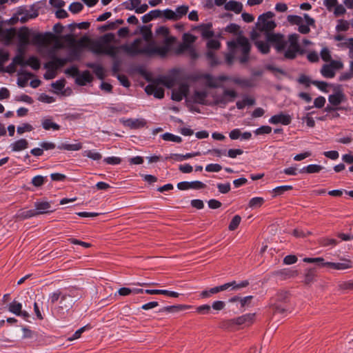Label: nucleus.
Instances as JSON below:
<instances>
[{"mask_svg":"<svg viewBox=\"0 0 353 353\" xmlns=\"http://www.w3.org/2000/svg\"><path fill=\"white\" fill-rule=\"evenodd\" d=\"M38 12L36 10L30 12L24 8L19 9V10L17 12L18 19L19 20L20 22L23 23H26L30 19L36 18L38 16Z\"/></svg>","mask_w":353,"mask_h":353,"instance_id":"nucleus-17","label":"nucleus"},{"mask_svg":"<svg viewBox=\"0 0 353 353\" xmlns=\"http://www.w3.org/2000/svg\"><path fill=\"white\" fill-rule=\"evenodd\" d=\"M34 216H37L34 209L28 210H20L17 213V217L21 219H27Z\"/></svg>","mask_w":353,"mask_h":353,"instance_id":"nucleus-34","label":"nucleus"},{"mask_svg":"<svg viewBox=\"0 0 353 353\" xmlns=\"http://www.w3.org/2000/svg\"><path fill=\"white\" fill-rule=\"evenodd\" d=\"M189 10V6L187 5H182L178 6L175 10L171 9H165L163 11V16L166 19L172 21H178L183 17L185 16Z\"/></svg>","mask_w":353,"mask_h":353,"instance_id":"nucleus-9","label":"nucleus"},{"mask_svg":"<svg viewBox=\"0 0 353 353\" xmlns=\"http://www.w3.org/2000/svg\"><path fill=\"white\" fill-rule=\"evenodd\" d=\"M41 126L42 128L46 130H59L61 128V126L54 123L52 121V119L50 117H44L41 119Z\"/></svg>","mask_w":353,"mask_h":353,"instance_id":"nucleus-26","label":"nucleus"},{"mask_svg":"<svg viewBox=\"0 0 353 353\" xmlns=\"http://www.w3.org/2000/svg\"><path fill=\"white\" fill-rule=\"evenodd\" d=\"M114 40L115 35L113 33L105 34L97 40H92L90 51L96 54H105L115 57L121 50L119 46L117 47L110 44Z\"/></svg>","mask_w":353,"mask_h":353,"instance_id":"nucleus-4","label":"nucleus"},{"mask_svg":"<svg viewBox=\"0 0 353 353\" xmlns=\"http://www.w3.org/2000/svg\"><path fill=\"white\" fill-rule=\"evenodd\" d=\"M120 121L125 127L130 129H139L143 128L146 121L144 119H121Z\"/></svg>","mask_w":353,"mask_h":353,"instance_id":"nucleus-15","label":"nucleus"},{"mask_svg":"<svg viewBox=\"0 0 353 353\" xmlns=\"http://www.w3.org/2000/svg\"><path fill=\"white\" fill-rule=\"evenodd\" d=\"M205 187V185L199 181H182L177 184V188L181 190H186L189 189L199 190Z\"/></svg>","mask_w":353,"mask_h":353,"instance_id":"nucleus-20","label":"nucleus"},{"mask_svg":"<svg viewBox=\"0 0 353 353\" xmlns=\"http://www.w3.org/2000/svg\"><path fill=\"white\" fill-rule=\"evenodd\" d=\"M19 43V48L23 49L30 43V31L28 28L24 27L20 29L17 33Z\"/></svg>","mask_w":353,"mask_h":353,"instance_id":"nucleus-18","label":"nucleus"},{"mask_svg":"<svg viewBox=\"0 0 353 353\" xmlns=\"http://www.w3.org/2000/svg\"><path fill=\"white\" fill-rule=\"evenodd\" d=\"M8 310L12 314L21 316L26 321H29L30 314L26 311H22V304L14 300L8 305Z\"/></svg>","mask_w":353,"mask_h":353,"instance_id":"nucleus-12","label":"nucleus"},{"mask_svg":"<svg viewBox=\"0 0 353 353\" xmlns=\"http://www.w3.org/2000/svg\"><path fill=\"white\" fill-rule=\"evenodd\" d=\"M237 97L234 90L224 89L222 94H214L212 97L216 105L225 108L228 103L232 102Z\"/></svg>","mask_w":353,"mask_h":353,"instance_id":"nucleus-7","label":"nucleus"},{"mask_svg":"<svg viewBox=\"0 0 353 353\" xmlns=\"http://www.w3.org/2000/svg\"><path fill=\"white\" fill-rule=\"evenodd\" d=\"M292 121V118L289 114L281 112L271 117L269 119V123L271 124L281 123L284 125H289Z\"/></svg>","mask_w":353,"mask_h":353,"instance_id":"nucleus-19","label":"nucleus"},{"mask_svg":"<svg viewBox=\"0 0 353 353\" xmlns=\"http://www.w3.org/2000/svg\"><path fill=\"white\" fill-rule=\"evenodd\" d=\"M217 188L221 193L226 194L230 190V183H218Z\"/></svg>","mask_w":353,"mask_h":353,"instance_id":"nucleus-63","label":"nucleus"},{"mask_svg":"<svg viewBox=\"0 0 353 353\" xmlns=\"http://www.w3.org/2000/svg\"><path fill=\"white\" fill-rule=\"evenodd\" d=\"M160 84L167 87L168 88H172L174 85V81L171 78L164 77L157 80Z\"/></svg>","mask_w":353,"mask_h":353,"instance_id":"nucleus-55","label":"nucleus"},{"mask_svg":"<svg viewBox=\"0 0 353 353\" xmlns=\"http://www.w3.org/2000/svg\"><path fill=\"white\" fill-rule=\"evenodd\" d=\"M141 3V0H128L123 3V6L128 10H135Z\"/></svg>","mask_w":353,"mask_h":353,"instance_id":"nucleus-35","label":"nucleus"},{"mask_svg":"<svg viewBox=\"0 0 353 353\" xmlns=\"http://www.w3.org/2000/svg\"><path fill=\"white\" fill-rule=\"evenodd\" d=\"M254 317V314H246L232 320L236 325H243L251 323Z\"/></svg>","mask_w":353,"mask_h":353,"instance_id":"nucleus-30","label":"nucleus"},{"mask_svg":"<svg viewBox=\"0 0 353 353\" xmlns=\"http://www.w3.org/2000/svg\"><path fill=\"white\" fill-rule=\"evenodd\" d=\"M315 276V272L313 270H307L305 274L304 283L305 284H310L312 283Z\"/></svg>","mask_w":353,"mask_h":353,"instance_id":"nucleus-53","label":"nucleus"},{"mask_svg":"<svg viewBox=\"0 0 353 353\" xmlns=\"http://www.w3.org/2000/svg\"><path fill=\"white\" fill-rule=\"evenodd\" d=\"M26 65H29L34 70H38L40 68L41 63L37 57L32 56L26 61Z\"/></svg>","mask_w":353,"mask_h":353,"instance_id":"nucleus-38","label":"nucleus"},{"mask_svg":"<svg viewBox=\"0 0 353 353\" xmlns=\"http://www.w3.org/2000/svg\"><path fill=\"white\" fill-rule=\"evenodd\" d=\"M313 85L316 86L320 90L324 92H327V88L328 86L327 83L320 81H313L311 82Z\"/></svg>","mask_w":353,"mask_h":353,"instance_id":"nucleus-61","label":"nucleus"},{"mask_svg":"<svg viewBox=\"0 0 353 353\" xmlns=\"http://www.w3.org/2000/svg\"><path fill=\"white\" fill-rule=\"evenodd\" d=\"M65 80L61 79L56 81L55 82L52 83V87L55 90V92H59L62 90L65 86Z\"/></svg>","mask_w":353,"mask_h":353,"instance_id":"nucleus-62","label":"nucleus"},{"mask_svg":"<svg viewBox=\"0 0 353 353\" xmlns=\"http://www.w3.org/2000/svg\"><path fill=\"white\" fill-rule=\"evenodd\" d=\"M227 45L229 50L236 54L241 63L248 61L251 46L246 37L238 35L234 39L228 41Z\"/></svg>","mask_w":353,"mask_h":353,"instance_id":"nucleus-5","label":"nucleus"},{"mask_svg":"<svg viewBox=\"0 0 353 353\" xmlns=\"http://www.w3.org/2000/svg\"><path fill=\"white\" fill-rule=\"evenodd\" d=\"M152 33L145 34L142 37L136 39L131 43L121 45L119 48L126 54L134 57L143 54L148 57L159 55L165 57L169 52L172 47L174 38H168L163 42V46H158L151 40Z\"/></svg>","mask_w":353,"mask_h":353,"instance_id":"nucleus-2","label":"nucleus"},{"mask_svg":"<svg viewBox=\"0 0 353 353\" xmlns=\"http://www.w3.org/2000/svg\"><path fill=\"white\" fill-rule=\"evenodd\" d=\"M83 156L94 161H99L102 158V155L94 150H85L83 152Z\"/></svg>","mask_w":353,"mask_h":353,"instance_id":"nucleus-37","label":"nucleus"},{"mask_svg":"<svg viewBox=\"0 0 353 353\" xmlns=\"http://www.w3.org/2000/svg\"><path fill=\"white\" fill-rule=\"evenodd\" d=\"M157 33L158 34H160V35H162L163 37H164V39L163 41V43L164 42V41L168 39V38H174V41L172 42V46L173 45V43L176 41V38L174 37H172V36H170L169 35V29L165 26H161L159 27L157 30Z\"/></svg>","mask_w":353,"mask_h":353,"instance_id":"nucleus-43","label":"nucleus"},{"mask_svg":"<svg viewBox=\"0 0 353 353\" xmlns=\"http://www.w3.org/2000/svg\"><path fill=\"white\" fill-rule=\"evenodd\" d=\"M293 189L292 185H281L278 186L273 189L272 192L274 193L273 196H280L284 194L285 192L291 190Z\"/></svg>","mask_w":353,"mask_h":353,"instance_id":"nucleus-40","label":"nucleus"},{"mask_svg":"<svg viewBox=\"0 0 353 353\" xmlns=\"http://www.w3.org/2000/svg\"><path fill=\"white\" fill-rule=\"evenodd\" d=\"M145 91L148 95H153L157 99H162L164 97V89L157 80L146 85Z\"/></svg>","mask_w":353,"mask_h":353,"instance_id":"nucleus-10","label":"nucleus"},{"mask_svg":"<svg viewBox=\"0 0 353 353\" xmlns=\"http://www.w3.org/2000/svg\"><path fill=\"white\" fill-rule=\"evenodd\" d=\"M16 34L17 31L14 28L9 29H0V39L6 45L10 44Z\"/></svg>","mask_w":353,"mask_h":353,"instance_id":"nucleus-16","label":"nucleus"},{"mask_svg":"<svg viewBox=\"0 0 353 353\" xmlns=\"http://www.w3.org/2000/svg\"><path fill=\"white\" fill-rule=\"evenodd\" d=\"M225 10L233 11L236 14H239L242 11L243 5L241 3L236 1H230L225 4Z\"/></svg>","mask_w":353,"mask_h":353,"instance_id":"nucleus-28","label":"nucleus"},{"mask_svg":"<svg viewBox=\"0 0 353 353\" xmlns=\"http://www.w3.org/2000/svg\"><path fill=\"white\" fill-rule=\"evenodd\" d=\"M67 62L66 59L55 58L52 61L46 64V67L54 68L57 70L58 68L63 66Z\"/></svg>","mask_w":353,"mask_h":353,"instance_id":"nucleus-32","label":"nucleus"},{"mask_svg":"<svg viewBox=\"0 0 353 353\" xmlns=\"http://www.w3.org/2000/svg\"><path fill=\"white\" fill-rule=\"evenodd\" d=\"M196 37L190 33H184L183 35V42L188 46H192L196 41Z\"/></svg>","mask_w":353,"mask_h":353,"instance_id":"nucleus-50","label":"nucleus"},{"mask_svg":"<svg viewBox=\"0 0 353 353\" xmlns=\"http://www.w3.org/2000/svg\"><path fill=\"white\" fill-rule=\"evenodd\" d=\"M46 181V177L37 175L32 178V183L35 187H40Z\"/></svg>","mask_w":353,"mask_h":353,"instance_id":"nucleus-59","label":"nucleus"},{"mask_svg":"<svg viewBox=\"0 0 353 353\" xmlns=\"http://www.w3.org/2000/svg\"><path fill=\"white\" fill-rule=\"evenodd\" d=\"M83 8V6L81 3L74 2L70 5L69 10L74 14H77V13L79 12L80 11H81Z\"/></svg>","mask_w":353,"mask_h":353,"instance_id":"nucleus-54","label":"nucleus"},{"mask_svg":"<svg viewBox=\"0 0 353 353\" xmlns=\"http://www.w3.org/2000/svg\"><path fill=\"white\" fill-rule=\"evenodd\" d=\"M288 20L290 22H293L297 25H299V31L302 34H307L310 29L309 28V26L306 24H301L303 22L302 17L299 16H288Z\"/></svg>","mask_w":353,"mask_h":353,"instance_id":"nucleus-24","label":"nucleus"},{"mask_svg":"<svg viewBox=\"0 0 353 353\" xmlns=\"http://www.w3.org/2000/svg\"><path fill=\"white\" fill-rule=\"evenodd\" d=\"M241 221V216L239 215H235L233 217V219H232V221H230L229 226H228V229L230 231H233V230H236L238 228V226L239 225Z\"/></svg>","mask_w":353,"mask_h":353,"instance_id":"nucleus-47","label":"nucleus"},{"mask_svg":"<svg viewBox=\"0 0 353 353\" xmlns=\"http://www.w3.org/2000/svg\"><path fill=\"white\" fill-rule=\"evenodd\" d=\"M28 147V141L25 139H21L10 144V148L12 152H19Z\"/></svg>","mask_w":353,"mask_h":353,"instance_id":"nucleus-27","label":"nucleus"},{"mask_svg":"<svg viewBox=\"0 0 353 353\" xmlns=\"http://www.w3.org/2000/svg\"><path fill=\"white\" fill-rule=\"evenodd\" d=\"M196 28L201 32L203 38L210 39L214 37V33L212 29V25L211 23L201 24Z\"/></svg>","mask_w":353,"mask_h":353,"instance_id":"nucleus-23","label":"nucleus"},{"mask_svg":"<svg viewBox=\"0 0 353 353\" xmlns=\"http://www.w3.org/2000/svg\"><path fill=\"white\" fill-rule=\"evenodd\" d=\"M74 303V301L72 299V295L70 294L65 293L62 296V299L59 302V309L60 310H69Z\"/></svg>","mask_w":353,"mask_h":353,"instance_id":"nucleus-21","label":"nucleus"},{"mask_svg":"<svg viewBox=\"0 0 353 353\" xmlns=\"http://www.w3.org/2000/svg\"><path fill=\"white\" fill-rule=\"evenodd\" d=\"M258 34L256 32H253L252 34V38L254 40V44L258 48V50L263 54H267L270 51V45L269 41L265 39V41H259L257 39ZM270 43H271L270 42Z\"/></svg>","mask_w":353,"mask_h":353,"instance_id":"nucleus-22","label":"nucleus"},{"mask_svg":"<svg viewBox=\"0 0 353 353\" xmlns=\"http://www.w3.org/2000/svg\"><path fill=\"white\" fill-rule=\"evenodd\" d=\"M274 16L272 12L261 14L256 23L257 29L261 32H264L265 39L274 46L277 52H282L286 59H294L298 54L302 53L299 43V35L290 34L286 39L283 34L270 32L276 27V23L272 19Z\"/></svg>","mask_w":353,"mask_h":353,"instance_id":"nucleus-1","label":"nucleus"},{"mask_svg":"<svg viewBox=\"0 0 353 353\" xmlns=\"http://www.w3.org/2000/svg\"><path fill=\"white\" fill-rule=\"evenodd\" d=\"M161 15H163V11H161L160 10H153L144 14L141 17V19L143 23H147L154 19L160 17Z\"/></svg>","mask_w":353,"mask_h":353,"instance_id":"nucleus-29","label":"nucleus"},{"mask_svg":"<svg viewBox=\"0 0 353 353\" xmlns=\"http://www.w3.org/2000/svg\"><path fill=\"white\" fill-rule=\"evenodd\" d=\"M19 54L15 56L12 60V63L10 65H26V61L23 57V49H19Z\"/></svg>","mask_w":353,"mask_h":353,"instance_id":"nucleus-36","label":"nucleus"},{"mask_svg":"<svg viewBox=\"0 0 353 353\" xmlns=\"http://www.w3.org/2000/svg\"><path fill=\"white\" fill-rule=\"evenodd\" d=\"M34 210L37 216L49 214L54 211L50 202L46 201H37L34 203Z\"/></svg>","mask_w":353,"mask_h":353,"instance_id":"nucleus-13","label":"nucleus"},{"mask_svg":"<svg viewBox=\"0 0 353 353\" xmlns=\"http://www.w3.org/2000/svg\"><path fill=\"white\" fill-rule=\"evenodd\" d=\"M239 26L235 23H230L225 28V31L230 33L236 34L239 32Z\"/></svg>","mask_w":353,"mask_h":353,"instance_id":"nucleus-64","label":"nucleus"},{"mask_svg":"<svg viewBox=\"0 0 353 353\" xmlns=\"http://www.w3.org/2000/svg\"><path fill=\"white\" fill-rule=\"evenodd\" d=\"M343 63L340 60H332L329 63L324 64L321 69V74L323 77L327 79L334 78L336 74V70L343 68Z\"/></svg>","mask_w":353,"mask_h":353,"instance_id":"nucleus-8","label":"nucleus"},{"mask_svg":"<svg viewBox=\"0 0 353 353\" xmlns=\"http://www.w3.org/2000/svg\"><path fill=\"white\" fill-rule=\"evenodd\" d=\"M65 293H62L60 290L54 291L49 294L48 301L52 304L56 303L59 299H62L63 294Z\"/></svg>","mask_w":353,"mask_h":353,"instance_id":"nucleus-46","label":"nucleus"},{"mask_svg":"<svg viewBox=\"0 0 353 353\" xmlns=\"http://www.w3.org/2000/svg\"><path fill=\"white\" fill-rule=\"evenodd\" d=\"M264 203V199L262 197H254L250 200L249 207L252 208H256L261 207Z\"/></svg>","mask_w":353,"mask_h":353,"instance_id":"nucleus-45","label":"nucleus"},{"mask_svg":"<svg viewBox=\"0 0 353 353\" xmlns=\"http://www.w3.org/2000/svg\"><path fill=\"white\" fill-rule=\"evenodd\" d=\"M195 79L203 81L206 86L213 88L222 87L221 83L228 80H231L233 83L243 88H251L254 86V83L252 79H243L239 77H233L230 79L226 75H220L216 77L209 73L198 74L195 77Z\"/></svg>","mask_w":353,"mask_h":353,"instance_id":"nucleus-3","label":"nucleus"},{"mask_svg":"<svg viewBox=\"0 0 353 353\" xmlns=\"http://www.w3.org/2000/svg\"><path fill=\"white\" fill-rule=\"evenodd\" d=\"M188 92L189 85L187 83H181L178 88L172 90V99L176 101H181L187 96Z\"/></svg>","mask_w":353,"mask_h":353,"instance_id":"nucleus-14","label":"nucleus"},{"mask_svg":"<svg viewBox=\"0 0 353 353\" xmlns=\"http://www.w3.org/2000/svg\"><path fill=\"white\" fill-rule=\"evenodd\" d=\"M33 130V127L29 123H23L17 127V133L22 134L26 132H30Z\"/></svg>","mask_w":353,"mask_h":353,"instance_id":"nucleus-56","label":"nucleus"},{"mask_svg":"<svg viewBox=\"0 0 353 353\" xmlns=\"http://www.w3.org/2000/svg\"><path fill=\"white\" fill-rule=\"evenodd\" d=\"M221 47V43L217 39H209L207 42V48L209 50H218Z\"/></svg>","mask_w":353,"mask_h":353,"instance_id":"nucleus-52","label":"nucleus"},{"mask_svg":"<svg viewBox=\"0 0 353 353\" xmlns=\"http://www.w3.org/2000/svg\"><path fill=\"white\" fill-rule=\"evenodd\" d=\"M161 137L164 141H172L175 143H181L182 141V139L181 137L174 135L169 132L163 134L161 135Z\"/></svg>","mask_w":353,"mask_h":353,"instance_id":"nucleus-39","label":"nucleus"},{"mask_svg":"<svg viewBox=\"0 0 353 353\" xmlns=\"http://www.w3.org/2000/svg\"><path fill=\"white\" fill-rule=\"evenodd\" d=\"M63 39L68 48H70L71 54L74 57H79L84 48H88L90 50L92 39L86 36L77 40L73 35L66 34L63 37Z\"/></svg>","mask_w":353,"mask_h":353,"instance_id":"nucleus-6","label":"nucleus"},{"mask_svg":"<svg viewBox=\"0 0 353 353\" xmlns=\"http://www.w3.org/2000/svg\"><path fill=\"white\" fill-rule=\"evenodd\" d=\"M323 168V167L320 165L310 164V165H308L303 168V169L301 170V172H305L309 174L318 173Z\"/></svg>","mask_w":353,"mask_h":353,"instance_id":"nucleus-33","label":"nucleus"},{"mask_svg":"<svg viewBox=\"0 0 353 353\" xmlns=\"http://www.w3.org/2000/svg\"><path fill=\"white\" fill-rule=\"evenodd\" d=\"M206 57L208 60L210 65L211 66H215L220 63V61H219L218 58L216 57L215 53L212 52V50H208L206 52Z\"/></svg>","mask_w":353,"mask_h":353,"instance_id":"nucleus-41","label":"nucleus"},{"mask_svg":"<svg viewBox=\"0 0 353 353\" xmlns=\"http://www.w3.org/2000/svg\"><path fill=\"white\" fill-rule=\"evenodd\" d=\"M345 99V96L342 90H338L328 97V101L332 105H339Z\"/></svg>","mask_w":353,"mask_h":353,"instance_id":"nucleus-25","label":"nucleus"},{"mask_svg":"<svg viewBox=\"0 0 353 353\" xmlns=\"http://www.w3.org/2000/svg\"><path fill=\"white\" fill-rule=\"evenodd\" d=\"M56 39V37L50 32H47L44 34L37 33L33 35L32 43L34 45L46 46L50 44Z\"/></svg>","mask_w":353,"mask_h":353,"instance_id":"nucleus-11","label":"nucleus"},{"mask_svg":"<svg viewBox=\"0 0 353 353\" xmlns=\"http://www.w3.org/2000/svg\"><path fill=\"white\" fill-rule=\"evenodd\" d=\"M352 268V262L347 259H342V262L337 263L336 270H344Z\"/></svg>","mask_w":353,"mask_h":353,"instance_id":"nucleus-44","label":"nucleus"},{"mask_svg":"<svg viewBox=\"0 0 353 353\" xmlns=\"http://www.w3.org/2000/svg\"><path fill=\"white\" fill-rule=\"evenodd\" d=\"M303 261L308 263H316L320 267H323L324 259L322 257L310 258L305 257Z\"/></svg>","mask_w":353,"mask_h":353,"instance_id":"nucleus-48","label":"nucleus"},{"mask_svg":"<svg viewBox=\"0 0 353 353\" xmlns=\"http://www.w3.org/2000/svg\"><path fill=\"white\" fill-rule=\"evenodd\" d=\"M271 132L272 128L268 125H262L254 131L256 135L270 134Z\"/></svg>","mask_w":353,"mask_h":353,"instance_id":"nucleus-58","label":"nucleus"},{"mask_svg":"<svg viewBox=\"0 0 353 353\" xmlns=\"http://www.w3.org/2000/svg\"><path fill=\"white\" fill-rule=\"evenodd\" d=\"M320 56L321 59L325 62H330L332 61L331 52L327 47H324L321 49L320 52Z\"/></svg>","mask_w":353,"mask_h":353,"instance_id":"nucleus-49","label":"nucleus"},{"mask_svg":"<svg viewBox=\"0 0 353 353\" xmlns=\"http://www.w3.org/2000/svg\"><path fill=\"white\" fill-rule=\"evenodd\" d=\"M59 150H64L68 151H78L82 148V144L81 143H63L58 145Z\"/></svg>","mask_w":353,"mask_h":353,"instance_id":"nucleus-31","label":"nucleus"},{"mask_svg":"<svg viewBox=\"0 0 353 353\" xmlns=\"http://www.w3.org/2000/svg\"><path fill=\"white\" fill-rule=\"evenodd\" d=\"M207 97L205 91H195L194 93V100L195 102L203 104Z\"/></svg>","mask_w":353,"mask_h":353,"instance_id":"nucleus-42","label":"nucleus"},{"mask_svg":"<svg viewBox=\"0 0 353 353\" xmlns=\"http://www.w3.org/2000/svg\"><path fill=\"white\" fill-rule=\"evenodd\" d=\"M338 288L340 290H353V281H341L338 284Z\"/></svg>","mask_w":353,"mask_h":353,"instance_id":"nucleus-51","label":"nucleus"},{"mask_svg":"<svg viewBox=\"0 0 353 353\" xmlns=\"http://www.w3.org/2000/svg\"><path fill=\"white\" fill-rule=\"evenodd\" d=\"M121 159L117 157H108L103 159V161L110 165H118L121 163Z\"/></svg>","mask_w":353,"mask_h":353,"instance_id":"nucleus-60","label":"nucleus"},{"mask_svg":"<svg viewBox=\"0 0 353 353\" xmlns=\"http://www.w3.org/2000/svg\"><path fill=\"white\" fill-rule=\"evenodd\" d=\"M221 170L222 166L218 163H210L205 167V171L208 172H219Z\"/></svg>","mask_w":353,"mask_h":353,"instance_id":"nucleus-57","label":"nucleus"}]
</instances>
